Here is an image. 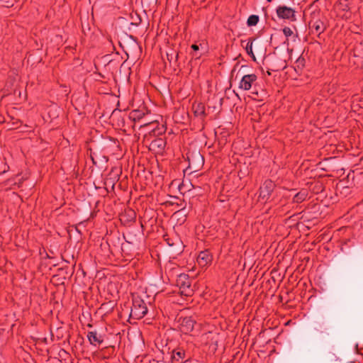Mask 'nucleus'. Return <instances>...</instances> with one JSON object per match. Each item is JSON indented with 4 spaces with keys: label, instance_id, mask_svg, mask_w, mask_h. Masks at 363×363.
<instances>
[{
    "label": "nucleus",
    "instance_id": "f3484780",
    "mask_svg": "<svg viewBox=\"0 0 363 363\" xmlns=\"http://www.w3.org/2000/svg\"><path fill=\"white\" fill-rule=\"evenodd\" d=\"M145 116V113L140 110H133L130 113V118L134 121L141 120Z\"/></svg>",
    "mask_w": 363,
    "mask_h": 363
},
{
    "label": "nucleus",
    "instance_id": "20e7f679",
    "mask_svg": "<svg viewBox=\"0 0 363 363\" xmlns=\"http://www.w3.org/2000/svg\"><path fill=\"white\" fill-rule=\"evenodd\" d=\"M276 187V184L271 179H267L260 186L259 189V198L267 202L270 199L272 192Z\"/></svg>",
    "mask_w": 363,
    "mask_h": 363
},
{
    "label": "nucleus",
    "instance_id": "423d86ee",
    "mask_svg": "<svg viewBox=\"0 0 363 363\" xmlns=\"http://www.w3.org/2000/svg\"><path fill=\"white\" fill-rule=\"evenodd\" d=\"M277 14L279 18L287 19L291 21H296V11L286 6H279L277 8Z\"/></svg>",
    "mask_w": 363,
    "mask_h": 363
},
{
    "label": "nucleus",
    "instance_id": "b1692460",
    "mask_svg": "<svg viewBox=\"0 0 363 363\" xmlns=\"http://www.w3.org/2000/svg\"><path fill=\"white\" fill-rule=\"evenodd\" d=\"M282 30L283 33L286 38H289L293 35V30L289 27H284Z\"/></svg>",
    "mask_w": 363,
    "mask_h": 363
},
{
    "label": "nucleus",
    "instance_id": "a211bd4d",
    "mask_svg": "<svg viewBox=\"0 0 363 363\" xmlns=\"http://www.w3.org/2000/svg\"><path fill=\"white\" fill-rule=\"evenodd\" d=\"M306 60L301 55L296 60L294 69L296 72H301L305 67Z\"/></svg>",
    "mask_w": 363,
    "mask_h": 363
},
{
    "label": "nucleus",
    "instance_id": "aec40b11",
    "mask_svg": "<svg viewBox=\"0 0 363 363\" xmlns=\"http://www.w3.org/2000/svg\"><path fill=\"white\" fill-rule=\"evenodd\" d=\"M259 21V17L257 15H250L247 20V25L249 27L255 26Z\"/></svg>",
    "mask_w": 363,
    "mask_h": 363
},
{
    "label": "nucleus",
    "instance_id": "39448f33",
    "mask_svg": "<svg viewBox=\"0 0 363 363\" xmlns=\"http://www.w3.org/2000/svg\"><path fill=\"white\" fill-rule=\"evenodd\" d=\"M308 27L312 34H315L318 37L325 30L326 25L320 18L313 16L308 22Z\"/></svg>",
    "mask_w": 363,
    "mask_h": 363
},
{
    "label": "nucleus",
    "instance_id": "f257e3e1",
    "mask_svg": "<svg viewBox=\"0 0 363 363\" xmlns=\"http://www.w3.org/2000/svg\"><path fill=\"white\" fill-rule=\"evenodd\" d=\"M147 313V307L139 296L133 295L132 298V307L130 313V318L139 320L143 318Z\"/></svg>",
    "mask_w": 363,
    "mask_h": 363
},
{
    "label": "nucleus",
    "instance_id": "393cba45",
    "mask_svg": "<svg viewBox=\"0 0 363 363\" xmlns=\"http://www.w3.org/2000/svg\"><path fill=\"white\" fill-rule=\"evenodd\" d=\"M128 216L130 220H134L135 219L136 215L134 211L130 210L128 212Z\"/></svg>",
    "mask_w": 363,
    "mask_h": 363
},
{
    "label": "nucleus",
    "instance_id": "9b49d317",
    "mask_svg": "<svg viewBox=\"0 0 363 363\" xmlns=\"http://www.w3.org/2000/svg\"><path fill=\"white\" fill-rule=\"evenodd\" d=\"M212 255L208 250L201 251L197 257L198 264L204 267L212 262Z\"/></svg>",
    "mask_w": 363,
    "mask_h": 363
},
{
    "label": "nucleus",
    "instance_id": "4468645a",
    "mask_svg": "<svg viewBox=\"0 0 363 363\" xmlns=\"http://www.w3.org/2000/svg\"><path fill=\"white\" fill-rule=\"evenodd\" d=\"M255 38H250L248 39V42L245 47V50H246L247 53L251 57L252 60L255 62L256 57H255V55L252 50V44H253V42L255 41Z\"/></svg>",
    "mask_w": 363,
    "mask_h": 363
},
{
    "label": "nucleus",
    "instance_id": "1a4fd4ad",
    "mask_svg": "<svg viewBox=\"0 0 363 363\" xmlns=\"http://www.w3.org/2000/svg\"><path fill=\"white\" fill-rule=\"evenodd\" d=\"M89 343L93 346L99 345L104 340V335L96 330L89 331L86 335Z\"/></svg>",
    "mask_w": 363,
    "mask_h": 363
},
{
    "label": "nucleus",
    "instance_id": "9d476101",
    "mask_svg": "<svg viewBox=\"0 0 363 363\" xmlns=\"http://www.w3.org/2000/svg\"><path fill=\"white\" fill-rule=\"evenodd\" d=\"M166 144L167 143L164 139L161 138H155L151 142L150 149L157 154H162L164 150Z\"/></svg>",
    "mask_w": 363,
    "mask_h": 363
},
{
    "label": "nucleus",
    "instance_id": "f03ea898",
    "mask_svg": "<svg viewBox=\"0 0 363 363\" xmlns=\"http://www.w3.org/2000/svg\"><path fill=\"white\" fill-rule=\"evenodd\" d=\"M186 157L191 172L199 171L204 164V157L199 150L188 151Z\"/></svg>",
    "mask_w": 363,
    "mask_h": 363
},
{
    "label": "nucleus",
    "instance_id": "dca6fc26",
    "mask_svg": "<svg viewBox=\"0 0 363 363\" xmlns=\"http://www.w3.org/2000/svg\"><path fill=\"white\" fill-rule=\"evenodd\" d=\"M194 114L196 116H201L205 115V106L202 103L193 105Z\"/></svg>",
    "mask_w": 363,
    "mask_h": 363
},
{
    "label": "nucleus",
    "instance_id": "6e6552de",
    "mask_svg": "<svg viewBox=\"0 0 363 363\" xmlns=\"http://www.w3.org/2000/svg\"><path fill=\"white\" fill-rule=\"evenodd\" d=\"M257 77L255 74L244 75L239 84V88L245 91H248L251 89L252 84L256 82Z\"/></svg>",
    "mask_w": 363,
    "mask_h": 363
},
{
    "label": "nucleus",
    "instance_id": "c85d7f7f",
    "mask_svg": "<svg viewBox=\"0 0 363 363\" xmlns=\"http://www.w3.org/2000/svg\"><path fill=\"white\" fill-rule=\"evenodd\" d=\"M91 160H92L93 163H94V164H96V162L94 161V157H92V155H91Z\"/></svg>",
    "mask_w": 363,
    "mask_h": 363
},
{
    "label": "nucleus",
    "instance_id": "412c9836",
    "mask_svg": "<svg viewBox=\"0 0 363 363\" xmlns=\"http://www.w3.org/2000/svg\"><path fill=\"white\" fill-rule=\"evenodd\" d=\"M286 67V60H279V62L278 65H274L272 69L274 72H278L279 70H282Z\"/></svg>",
    "mask_w": 363,
    "mask_h": 363
},
{
    "label": "nucleus",
    "instance_id": "f8f14e48",
    "mask_svg": "<svg viewBox=\"0 0 363 363\" xmlns=\"http://www.w3.org/2000/svg\"><path fill=\"white\" fill-rule=\"evenodd\" d=\"M185 350L182 348H177L172 351V359L173 363H182L185 358Z\"/></svg>",
    "mask_w": 363,
    "mask_h": 363
},
{
    "label": "nucleus",
    "instance_id": "a878e982",
    "mask_svg": "<svg viewBox=\"0 0 363 363\" xmlns=\"http://www.w3.org/2000/svg\"><path fill=\"white\" fill-rule=\"evenodd\" d=\"M106 242L108 245L109 247H111V245L116 247L114 238L113 237L108 238Z\"/></svg>",
    "mask_w": 363,
    "mask_h": 363
},
{
    "label": "nucleus",
    "instance_id": "c9c22d12",
    "mask_svg": "<svg viewBox=\"0 0 363 363\" xmlns=\"http://www.w3.org/2000/svg\"><path fill=\"white\" fill-rule=\"evenodd\" d=\"M5 173V171L2 172H0V175Z\"/></svg>",
    "mask_w": 363,
    "mask_h": 363
},
{
    "label": "nucleus",
    "instance_id": "2eb2a0df",
    "mask_svg": "<svg viewBox=\"0 0 363 363\" xmlns=\"http://www.w3.org/2000/svg\"><path fill=\"white\" fill-rule=\"evenodd\" d=\"M350 0H339L336 4V8L342 11H348L350 10Z\"/></svg>",
    "mask_w": 363,
    "mask_h": 363
},
{
    "label": "nucleus",
    "instance_id": "f704fd0d",
    "mask_svg": "<svg viewBox=\"0 0 363 363\" xmlns=\"http://www.w3.org/2000/svg\"><path fill=\"white\" fill-rule=\"evenodd\" d=\"M185 210V207H183L180 211H184Z\"/></svg>",
    "mask_w": 363,
    "mask_h": 363
},
{
    "label": "nucleus",
    "instance_id": "7c9ffc66",
    "mask_svg": "<svg viewBox=\"0 0 363 363\" xmlns=\"http://www.w3.org/2000/svg\"><path fill=\"white\" fill-rule=\"evenodd\" d=\"M223 100V98H221V99H220V106L222 105Z\"/></svg>",
    "mask_w": 363,
    "mask_h": 363
},
{
    "label": "nucleus",
    "instance_id": "ddd939ff",
    "mask_svg": "<svg viewBox=\"0 0 363 363\" xmlns=\"http://www.w3.org/2000/svg\"><path fill=\"white\" fill-rule=\"evenodd\" d=\"M308 196V192L306 189L301 190L298 192L293 198V203H301L306 200Z\"/></svg>",
    "mask_w": 363,
    "mask_h": 363
},
{
    "label": "nucleus",
    "instance_id": "4be33fe9",
    "mask_svg": "<svg viewBox=\"0 0 363 363\" xmlns=\"http://www.w3.org/2000/svg\"><path fill=\"white\" fill-rule=\"evenodd\" d=\"M177 246L174 250V252L177 255H179L183 252L184 245H183L182 242H181V240H177Z\"/></svg>",
    "mask_w": 363,
    "mask_h": 363
},
{
    "label": "nucleus",
    "instance_id": "e433bc0d",
    "mask_svg": "<svg viewBox=\"0 0 363 363\" xmlns=\"http://www.w3.org/2000/svg\"><path fill=\"white\" fill-rule=\"evenodd\" d=\"M267 2H271L272 0H267Z\"/></svg>",
    "mask_w": 363,
    "mask_h": 363
},
{
    "label": "nucleus",
    "instance_id": "5701e85b",
    "mask_svg": "<svg viewBox=\"0 0 363 363\" xmlns=\"http://www.w3.org/2000/svg\"><path fill=\"white\" fill-rule=\"evenodd\" d=\"M131 18L133 19V21L130 23L133 26H138L141 23V18L140 17L135 13V18L133 17V16H131Z\"/></svg>",
    "mask_w": 363,
    "mask_h": 363
},
{
    "label": "nucleus",
    "instance_id": "bb28decb",
    "mask_svg": "<svg viewBox=\"0 0 363 363\" xmlns=\"http://www.w3.org/2000/svg\"><path fill=\"white\" fill-rule=\"evenodd\" d=\"M191 48L194 51H198L199 50V47L196 44H193Z\"/></svg>",
    "mask_w": 363,
    "mask_h": 363
},
{
    "label": "nucleus",
    "instance_id": "0eeeda50",
    "mask_svg": "<svg viewBox=\"0 0 363 363\" xmlns=\"http://www.w3.org/2000/svg\"><path fill=\"white\" fill-rule=\"evenodd\" d=\"M179 323V328L182 333L189 334L193 331L196 320L190 316L184 318H179L178 320Z\"/></svg>",
    "mask_w": 363,
    "mask_h": 363
},
{
    "label": "nucleus",
    "instance_id": "c756f323",
    "mask_svg": "<svg viewBox=\"0 0 363 363\" xmlns=\"http://www.w3.org/2000/svg\"><path fill=\"white\" fill-rule=\"evenodd\" d=\"M267 72V74H268L269 76H270V75L272 74V73H271V72H270L269 70H268Z\"/></svg>",
    "mask_w": 363,
    "mask_h": 363
},
{
    "label": "nucleus",
    "instance_id": "2f4dec72",
    "mask_svg": "<svg viewBox=\"0 0 363 363\" xmlns=\"http://www.w3.org/2000/svg\"><path fill=\"white\" fill-rule=\"evenodd\" d=\"M116 239L117 240L118 242H120V238L119 237H116Z\"/></svg>",
    "mask_w": 363,
    "mask_h": 363
},
{
    "label": "nucleus",
    "instance_id": "cd10ccee",
    "mask_svg": "<svg viewBox=\"0 0 363 363\" xmlns=\"http://www.w3.org/2000/svg\"><path fill=\"white\" fill-rule=\"evenodd\" d=\"M272 60L273 62H276V61H277L279 59V57L277 56L274 55V56H272Z\"/></svg>",
    "mask_w": 363,
    "mask_h": 363
},
{
    "label": "nucleus",
    "instance_id": "7ed1b4c3",
    "mask_svg": "<svg viewBox=\"0 0 363 363\" xmlns=\"http://www.w3.org/2000/svg\"><path fill=\"white\" fill-rule=\"evenodd\" d=\"M177 286L179 288L181 295L190 296L193 294L194 290L191 287V281L188 274H179L177 279Z\"/></svg>",
    "mask_w": 363,
    "mask_h": 363
},
{
    "label": "nucleus",
    "instance_id": "72a5a7b5",
    "mask_svg": "<svg viewBox=\"0 0 363 363\" xmlns=\"http://www.w3.org/2000/svg\"><path fill=\"white\" fill-rule=\"evenodd\" d=\"M147 125V123H143L140 126H145V125Z\"/></svg>",
    "mask_w": 363,
    "mask_h": 363
},
{
    "label": "nucleus",
    "instance_id": "473e14b6",
    "mask_svg": "<svg viewBox=\"0 0 363 363\" xmlns=\"http://www.w3.org/2000/svg\"><path fill=\"white\" fill-rule=\"evenodd\" d=\"M168 244L169 246H173L174 245V243H170L169 241H168Z\"/></svg>",
    "mask_w": 363,
    "mask_h": 363
},
{
    "label": "nucleus",
    "instance_id": "6ab92c4d",
    "mask_svg": "<svg viewBox=\"0 0 363 363\" xmlns=\"http://www.w3.org/2000/svg\"><path fill=\"white\" fill-rule=\"evenodd\" d=\"M167 57L170 64L172 62L177 64L179 58V52L172 50V52L167 53Z\"/></svg>",
    "mask_w": 363,
    "mask_h": 363
}]
</instances>
